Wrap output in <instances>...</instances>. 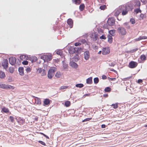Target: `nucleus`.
<instances>
[{
  "instance_id": "23",
  "label": "nucleus",
  "mask_w": 147,
  "mask_h": 147,
  "mask_svg": "<svg viewBox=\"0 0 147 147\" xmlns=\"http://www.w3.org/2000/svg\"><path fill=\"white\" fill-rule=\"evenodd\" d=\"M18 122L23 123L24 122V120L20 117L18 119Z\"/></svg>"
},
{
  "instance_id": "44",
  "label": "nucleus",
  "mask_w": 147,
  "mask_h": 147,
  "mask_svg": "<svg viewBox=\"0 0 147 147\" xmlns=\"http://www.w3.org/2000/svg\"><path fill=\"white\" fill-rule=\"evenodd\" d=\"M115 62H112L111 63H109V65L110 66L113 67L115 65Z\"/></svg>"
},
{
  "instance_id": "18",
  "label": "nucleus",
  "mask_w": 147,
  "mask_h": 147,
  "mask_svg": "<svg viewBox=\"0 0 147 147\" xmlns=\"http://www.w3.org/2000/svg\"><path fill=\"white\" fill-rule=\"evenodd\" d=\"M140 2L138 0H136L134 1V6L136 7H140Z\"/></svg>"
},
{
  "instance_id": "41",
  "label": "nucleus",
  "mask_w": 147,
  "mask_h": 147,
  "mask_svg": "<svg viewBox=\"0 0 147 147\" xmlns=\"http://www.w3.org/2000/svg\"><path fill=\"white\" fill-rule=\"evenodd\" d=\"M130 22L131 24H134L135 23V20L134 18H131L130 19Z\"/></svg>"
},
{
  "instance_id": "50",
  "label": "nucleus",
  "mask_w": 147,
  "mask_h": 147,
  "mask_svg": "<svg viewBox=\"0 0 147 147\" xmlns=\"http://www.w3.org/2000/svg\"><path fill=\"white\" fill-rule=\"evenodd\" d=\"M100 38L101 39L105 40L106 39V37L104 35H102L100 37Z\"/></svg>"
},
{
  "instance_id": "46",
  "label": "nucleus",
  "mask_w": 147,
  "mask_h": 147,
  "mask_svg": "<svg viewBox=\"0 0 147 147\" xmlns=\"http://www.w3.org/2000/svg\"><path fill=\"white\" fill-rule=\"evenodd\" d=\"M38 142L39 143H40V144H42V145H43L44 146H46V144L44 142H43V141H38Z\"/></svg>"
},
{
  "instance_id": "13",
  "label": "nucleus",
  "mask_w": 147,
  "mask_h": 147,
  "mask_svg": "<svg viewBox=\"0 0 147 147\" xmlns=\"http://www.w3.org/2000/svg\"><path fill=\"white\" fill-rule=\"evenodd\" d=\"M51 101V100L48 99H45L43 101L44 104L43 105L45 106L49 105Z\"/></svg>"
},
{
  "instance_id": "57",
  "label": "nucleus",
  "mask_w": 147,
  "mask_h": 147,
  "mask_svg": "<svg viewBox=\"0 0 147 147\" xmlns=\"http://www.w3.org/2000/svg\"><path fill=\"white\" fill-rule=\"evenodd\" d=\"M68 87L67 86H62L60 87V89H64L67 88Z\"/></svg>"
},
{
  "instance_id": "61",
  "label": "nucleus",
  "mask_w": 147,
  "mask_h": 147,
  "mask_svg": "<svg viewBox=\"0 0 147 147\" xmlns=\"http://www.w3.org/2000/svg\"><path fill=\"white\" fill-rule=\"evenodd\" d=\"M110 70L111 71H114V72H115V73L116 74H117V71L115 70L114 69H110Z\"/></svg>"
},
{
  "instance_id": "28",
  "label": "nucleus",
  "mask_w": 147,
  "mask_h": 147,
  "mask_svg": "<svg viewBox=\"0 0 147 147\" xmlns=\"http://www.w3.org/2000/svg\"><path fill=\"white\" fill-rule=\"evenodd\" d=\"M28 58V57L24 55H21L20 56V59L22 60H23V59H27Z\"/></svg>"
},
{
  "instance_id": "14",
  "label": "nucleus",
  "mask_w": 147,
  "mask_h": 147,
  "mask_svg": "<svg viewBox=\"0 0 147 147\" xmlns=\"http://www.w3.org/2000/svg\"><path fill=\"white\" fill-rule=\"evenodd\" d=\"M35 103L38 105H40L41 104V102L40 99L36 97H35Z\"/></svg>"
},
{
  "instance_id": "6",
  "label": "nucleus",
  "mask_w": 147,
  "mask_h": 147,
  "mask_svg": "<svg viewBox=\"0 0 147 147\" xmlns=\"http://www.w3.org/2000/svg\"><path fill=\"white\" fill-rule=\"evenodd\" d=\"M115 19L113 17L108 18L107 22V24L109 26H112L115 24Z\"/></svg>"
},
{
  "instance_id": "10",
  "label": "nucleus",
  "mask_w": 147,
  "mask_h": 147,
  "mask_svg": "<svg viewBox=\"0 0 147 147\" xmlns=\"http://www.w3.org/2000/svg\"><path fill=\"white\" fill-rule=\"evenodd\" d=\"M8 61L7 59L4 60L3 62L2 63V66L3 68L6 69L8 68Z\"/></svg>"
},
{
  "instance_id": "21",
  "label": "nucleus",
  "mask_w": 147,
  "mask_h": 147,
  "mask_svg": "<svg viewBox=\"0 0 147 147\" xmlns=\"http://www.w3.org/2000/svg\"><path fill=\"white\" fill-rule=\"evenodd\" d=\"M141 10L140 9V7H138V8L135 9L134 10V12H135L136 14H138L139 12L141 13Z\"/></svg>"
},
{
  "instance_id": "35",
  "label": "nucleus",
  "mask_w": 147,
  "mask_h": 147,
  "mask_svg": "<svg viewBox=\"0 0 147 147\" xmlns=\"http://www.w3.org/2000/svg\"><path fill=\"white\" fill-rule=\"evenodd\" d=\"M9 121H11V123H13L14 121V118L12 116H10L9 117Z\"/></svg>"
},
{
  "instance_id": "15",
  "label": "nucleus",
  "mask_w": 147,
  "mask_h": 147,
  "mask_svg": "<svg viewBox=\"0 0 147 147\" xmlns=\"http://www.w3.org/2000/svg\"><path fill=\"white\" fill-rule=\"evenodd\" d=\"M67 24L69 26L70 28H71L73 27V21L71 19H69L67 20Z\"/></svg>"
},
{
  "instance_id": "38",
  "label": "nucleus",
  "mask_w": 147,
  "mask_h": 147,
  "mask_svg": "<svg viewBox=\"0 0 147 147\" xmlns=\"http://www.w3.org/2000/svg\"><path fill=\"white\" fill-rule=\"evenodd\" d=\"M56 53L57 54L61 55L62 54V50H59L57 51Z\"/></svg>"
},
{
  "instance_id": "5",
  "label": "nucleus",
  "mask_w": 147,
  "mask_h": 147,
  "mask_svg": "<svg viewBox=\"0 0 147 147\" xmlns=\"http://www.w3.org/2000/svg\"><path fill=\"white\" fill-rule=\"evenodd\" d=\"M0 88L6 90L9 89H13L14 88V87L10 85H8L1 84H0Z\"/></svg>"
},
{
  "instance_id": "51",
  "label": "nucleus",
  "mask_w": 147,
  "mask_h": 147,
  "mask_svg": "<svg viewBox=\"0 0 147 147\" xmlns=\"http://www.w3.org/2000/svg\"><path fill=\"white\" fill-rule=\"evenodd\" d=\"M108 80H111V81H115V80H116V79L115 78H109V77H108Z\"/></svg>"
},
{
  "instance_id": "4",
  "label": "nucleus",
  "mask_w": 147,
  "mask_h": 147,
  "mask_svg": "<svg viewBox=\"0 0 147 147\" xmlns=\"http://www.w3.org/2000/svg\"><path fill=\"white\" fill-rule=\"evenodd\" d=\"M117 31L119 35L122 36L125 35L126 33L125 29L122 27H120L118 28Z\"/></svg>"
},
{
  "instance_id": "60",
  "label": "nucleus",
  "mask_w": 147,
  "mask_h": 147,
  "mask_svg": "<svg viewBox=\"0 0 147 147\" xmlns=\"http://www.w3.org/2000/svg\"><path fill=\"white\" fill-rule=\"evenodd\" d=\"M143 81L142 79H139L138 80V82L139 84H140Z\"/></svg>"
},
{
  "instance_id": "19",
  "label": "nucleus",
  "mask_w": 147,
  "mask_h": 147,
  "mask_svg": "<svg viewBox=\"0 0 147 147\" xmlns=\"http://www.w3.org/2000/svg\"><path fill=\"white\" fill-rule=\"evenodd\" d=\"M86 82L88 84H91L92 82V77H90L86 79Z\"/></svg>"
},
{
  "instance_id": "31",
  "label": "nucleus",
  "mask_w": 147,
  "mask_h": 147,
  "mask_svg": "<svg viewBox=\"0 0 147 147\" xmlns=\"http://www.w3.org/2000/svg\"><path fill=\"white\" fill-rule=\"evenodd\" d=\"M84 85L82 84H76V86L77 88H82L84 86Z\"/></svg>"
},
{
  "instance_id": "9",
  "label": "nucleus",
  "mask_w": 147,
  "mask_h": 147,
  "mask_svg": "<svg viewBox=\"0 0 147 147\" xmlns=\"http://www.w3.org/2000/svg\"><path fill=\"white\" fill-rule=\"evenodd\" d=\"M16 58L14 57H12L9 59L10 63L12 65H14L16 62Z\"/></svg>"
},
{
  "instance_id": "56",
  "label": "nucleus",
  "mask_w": 147,
  "mask_h": 147,
  "mask_svg": "<svg viewBox=\"0 0 147 147\" xmlns=\"http://www.w3.org/2000/svg\"><path fill=\"white\" fill-rule=\"evenodd\" d=\"M140 17L143 19L144 17V15L143 14L141 13L140 15Z\"/></svg>"
},
{
  "instance_id": "58",
  "label": "nucleus",
  "mask_w": 147,
  "mask_h": 147,
  "mask_svg": "<svg viewBox=\"0 0 147 147\" xmlns=\"http://www.w3.org/2000/svg\"><path fill=\"white\" fill-rule=\"evenodd\" d=\"M144 4L147 3V0H140Z\"/></svg>"
},
{
  "instance_id": "63",
  "label": "nucleus",
  "mask_w": 147,
  "mask_h": 147,
  "mask_svg": "<svg viewBox=\"0 0 147 147\" xmlns=\"http://www.w3.org/2000/svg\"><path fill=\"white\" fill-rule=\"evenodd\" d=\"M94 40L95 41H96L97 40L98 37L95 34L94 35Z\"/></svg>"
},
{
  "instance_id": "37",
  "label": "nucleus",
  "mask_w": 147,
  "mask_h": 147,
  "mask_svg": "<svg viewBox=\"0 0 147 147\" xmlns=\"http://www.w3.org/2000/svg\"><path fill=\"white\" fill-rule=\"evenodd\" d=\"M73 60L76 61H77L79 60V56H78V55H76L75 57H74L73 58Z\"/></svg>"
},
{
  "instance_id": "54",
  "label": "nucleus",
  "mask_w": 147,
  "mask_h": 147,
  "mask_svg": "<svg viewBox=\"0 0 147 147\" xmlns=\"http://www.w3.org/2000/svg\"><path fill=\"white\" fill-rule=\"evenodd\" d=\"M47 57H48V56L46 55H44L43 56H41V58L44 59V58H45L46 59L47 58Z\"/></svg>"
},
{
  "instance_id": "11",
  "label": "nucleus",
  "mask_w": 147,
  "mask_h": 147,
  "mask_svg": "<svg viewBox=\"0 0 147 147\" xmlns=\"http://www.w3.org/2000/svg\"><path fill=\"white\" fill-rule=\"evenodd\" d=\"M102 54L104 55H106L109 54L110 53V50L108 48H103L102 52Z\"/></svg>"
},
{
  "instance_id": "45",
  "label": "nucleus",
  "mask_w": 147,
  "mask_h": 147,
  "mask_svg": "<svg viewBox=\"0 0 147 147\" xmlns=\"http://www.w3.org/2000/svg\"><path fill=\"white\" fill-rule=\"evenodd\" d=\"M43 69L41 68H39L37 70V71L39 73H41L42 72Z\"/></svg>"
},
{
  "instance_id": "26",
  "label": "nucleus",
  "mask_w": 147,
  "mask_h": 147,
  "mask_svg": "<svg viewBox=\"0 0 147 147\" xmlns=\"http://www.w3.org/2000/svg\"><path fill=\"white\" fill-rule=\"evenodd\" d=\"M85 8V5L84 4H81L79 6V9L80 10L82 11L84 10Z\"/></svg>"
},
{
  "instance_id": "34",
  "label": "nucleus",
  "mask_w": 147,
  "mask_h": 147,
  "mask_svg": "<svg viewBox=\"0 0 147 147\" xmlns=\"http://www.w3.org/2000/svg\"><path fill=\"white\" fill-rule=\"evenodd\" d=\"M111 88L109 87H108L106 88L105 89V92H110L111 91Z\"/></svg>"
},
{
  "instance_id": "48",
  "label": "nucleus",
  "mask_w": 147,
  "mask_h": 147,
  "mask_svg": "<svg viewBox=\"0 0 147 147\" xmlns=\"http://www.w3.org/2000/svg\"><path fill=\"white\" fill-rule=\"evenodd\" d=\"M27 73L30 72L31 71V69L30 67H27L26 69Z\"/></svg>"
},
{
  "instance_id": "64",
  "label": "nucleus",
  "mask_w": 147,
  "mask_h": 147,
  "mask_svg": "<svg viewBox=\"0 0 147 147\" xmlns=\"http://www.w3.org/2000/svg\"><path fill=\"white\" fill-rule=\"evenodd\" d=\"M37 59V57H33V59L32 60V61H36Z\"/></svg>"
},
{
  "instance_id": "20",
  "label": "nucleus",
  "mask_w": 147,
  "mask_h": 147,
  "mask_svg": "<svg viewBox=\"0 0 147 147\" xmlns=\"http://www.w3.org/2000/svg\"><path fill=\"white\" fill-rule=\"evenodd\" d=\"M108 42L110 43H112L113 41V38L112 36H110V35L108 36Z\"/></svg>"
},
{
  "instance_id": "22",
  "label": "nucleus",
  "mask_w": 147,
  "mask_h": 147,
  "mask_svg": "<svg viewBox=\"0 0 147 147\" xmlns=\"http://www.w3.org/2000/svg\"><path fill=\"white\" fill-rule=\"evenodd\" d=\"M63 63V67L64 69H66L68 68V64L66 63L65 62L62 61Z\"/></svg>"
},
{
  "instance_id": "24",
  "label": "nucleus",
  "mask_w": 147,
  "mask_h": 147,
  "mask_svg": "<svg viewBox=\"0 0 147 147\" xmlns=\"http://www.w3.org/2000/svg\"><path fill=\"white\" fill-rule=\"evenodd\" d=\"M2 111L5 113H7L9 112V110L8 108L4 107L2 109Z\"/></svg>"
},
{
  "instance_id": "16",
  "label": "nucleus",
  "mask_w": 147,
  "mask_h": 147,
  "mask_svg": "<svg viewBox=\"0 0 147 147\" xmlns=\"http://www.w3.org/2000/svg\"><path fill=\"white\" fill-rule=\"evenodd\" d=\"M18 71L19 74L21 76H23L24 74V68L22 67H20L18 69Z\"/></svg>"
},
{
  "instance_id": "7",
  "label": "nucleus",
  "mask_w": 147,
  "mask_h": 147,
  "mask_svg": "<svg viewBox=\"0 0 147 147\" xmlns=\"http://www.w3.org/2000/svg\"><path fill=\"white\" fill-rule=\"evenodd\" d=\"M138 65L136 62L134 61H131L128 65L129 67L131 68H134L136 67Z\"/></svg>"
},
{
  "instance_id": "43",
  "label": "nucleus",
  "mask_w": 147,
  "mask_h": 147,
  "mask_svg": "<svg viewBox=\"0 0 147 147\" xmlns=\"http://www.w3.org/2000/svg\"><path fill=\"white\" fill-rule=\"evenodd\" d=\"M42 76H44L46 75V71L44 69H43L42 72L41 73Z\"/></svg>"
},
{
  "instance_id": "8",
  "label": "nucleus",
  "mask_w": 147,
  "mask_h": 147,
  "mask_svg": "<svg viewBox=\"0 0 147 147\" xmlns=\"http://www.w3.org/2000/svg\"><path fill=\"white\" fill-rule=\"evenodd\" d=\"M123 7V6H120L119 7L118 9L116 10L114 15L116 17H117L119 14L121 13V9H122V8Z\"/></svg>"
},
{
  "instance_id": "30",
  "label": "nucleus",
  "mask_w": 147,
  "mask_h": 147,
  "mask_svg": "<svg viewBox=\"0 0 147 147\" xmlns=\"http://www.w3.org/2000/svg\"><path fill=\"white\" fill-rule=\"evenodd\" d=\"M72 1L76 4H79L81 3L80 0H72Z\"/></svg>"
},
{
  "instance_id": "2",
  "label": "nucleus",
  "mask_w": 147,
  "mask_h": 147,
  "mask_svg": "<svg viewBox=\"0 0 147 147\" xmlns=\"http://www.w3.org/2000/svg\"><path fill=\"white\" fill-rule=\"evenodd\" d=\"M123 6L122 9H121V12H122V15L123 16L127 14L129 10V8L131 10H132V8L130 5H127L124 6V5L122 6Z\"/></svg>"
},
{
  "instance_id": "29",
  "label": "nucleus",
  "mask_w": 147,
  "mask_h": 147,
  "mask_svg": "<svg viewBox=\"0 0 147 147\" xmlns=\"http://www.w3.org/2000/svg\"><path fill=\"white\" fill-rule=\"evenodd\" d=\"M70 102L69 101H67L65 102V107H67L70 106Z\"/></svg>"
},
{
  "instance_id": "52",
  "label": "nucleus",
  "mask_w": 147,
  "mask_h": 147,
  "mask_svg": "<svg viewBox=\"0 0 147 147\" xmlns=\"http://www.w3.org/2000/svg\"><path fill=\"white\" fill-rule=\"evenodd\" d=\"M40 134L43 135L44 137H45L49 139V137L46 135L45 134H44V133H40Z\"/></svg>"
},
{
  "instance_id": "39",
  "label": "nucleus",
  "mask_w": 147,
  "mask_h": 147,
  "mask_svg": "<svg viewBox=\"0 0 147 147\" xmlns=\"http://www.w3.org/2000/svg\"><path fill=\"white\" fill-rule=\"evenodd\" d=\"M106 8V6L105 5H101L100 7V8L101 10H104Z\"/></svg>"
},
{
  "instance_id": "33",
  "label": "nucleus",
  "mask_w": 147,
  "mask_h": 147,
  "mask_svg": "<svg viewBox=\"0 0 147 147\" xmlns=\"http://www.w3.org/2000/svg\"><path fill=\"white\" fill-rule=\"evenodd\" d=\"M115 30H110V31H109V34L111 35V36H113L114 34L115 33Z\"/></svg>"
},
{
  "instance_id": "27",
  "label": "nucleus",
  "mask_w": 147,
  "mask_h": 147,
  "mask_svg": "<svg viewBox=\"0 0 147 147\" xmlns=\"http://www.w3.org/2000/svg\"><path fill=\"white\" fill-rule=\"evenodd\" d=\"M61 73L59 71L57 72L55 74V77L57 78H60V77L61 76Z\"/></svg>"
},
{
  "instance_id": "53",
  "label": "nucleus",
  "mask_w": 147,
  "mask_h": 147,
  "mask_svg": "<svg viewBox=\"0 0 147 147\" xmlns=\"http://www.w3.org/2000/svg\"><path fill=\"white\" fill-rule=\"evenodd\" d=\"M81 45V44L80 43L78 42H77L75 43L74 45L75 46H80Z\"/></svg>"
},
{
  "instance_id": "36",
  "label": "nucleus",
  "mask_w": 147,
  "mask_h": 147,
  "mask_svg": "<svg viewBox=\"0 0 147 147\" xmlns=\"http://www.w3.org/2000/svg\"><path fill=\"white\" fill-rule=\"evenodd\" d=\"M146 57L144 55H142L140 56V59L142 61H144L146 60Z\"/></svg>"
},
{
  "instance_id": "1",
  "label": "nucleus",
  "mask_w": 147,
  "mask_h": 147,
  "mask_svg": "<svg viewBox=\"0 0 147 147\" xmlns=\"http://www.w3.org/2000/svg\"><path fill=\"white\" fill-rule=\"evenodd\" d=\"M82 49L81 48L78 47H75L74 48L71 47L68 49V51L70 54H73L75 53L76 55H77L78 54H80L81 52Z\"/></svg>"
},
{
  "instance_id": "32",
  "label": "nucleus",
  "mask_w": 147,
  "mask_h": 147,
  "mask_svg": "<svg viewBox=\"0 0 147 147\" xmlns=\"http://www.w3.org/2000/svg\"><path fill=\"white\" fill-rule=\"evenodd\" d=\"M99 79L97 77L95 78L94 79V83L95 84H97L99 82Z\"/></svg>"
},
{
  "instance_id": "59",
  "label": "nucleus",
  "mask_w": 147,
  "mask_h": 147,
  "mask_svg": "<svg viewBox=\"0 0 147 147\" xmlns=\"http://www.w3.org/2000/svg\"><path fill=\"white\" fill-rule=\"evenodd\" d=\"M107 77V76L105 75H103L102 76V79L103 80H105L106 79Z\"/></svg>"
},
{
  "instance_id": "25",
  "label": "nucleus",
  "mask_w": 147,
  "mask_h": 147,
  "mask_svg": "<svg viewBox=\"0 0 147 147\" xmlns=\"http://www.w3.org/2000/svg\"><path fill=\"white\" fill-rule=\"evenodd\" d=\"M5 77V74L4 72L0 71V78H3Z\"/></svg>"
},
{
  "instance_id": "42",
  "label": "nucleus",
  "mask_w": 147,
  "mask_h": 147,
  "mask_svg": "<svg viewBox=\"0 0 147 147\" xmlns=\"http://www.w3.org/2000/svg\"><path fill=\"white\" fill-rule=\"evenodd\" d=\"M111 106H113V107L115 109H116L118 107V104L117 103L112 104Z\"/></svg>"
},
{
  "instance_id": "49",
  "label": "nucleus",
  "mask_w": 147,
  "mask_h": 147,
  "mask_svg": "<svg viewBox=\"0 0 147 147\" xmlns=\"http://www.w3.org/2000/svg\"><path fill=\"white\" fill-rule=\"evenodd\" d=\"M91 119V118H86L82 121L83 122H84L86 121H88Z\"/></svg>"
},
{
  "instance_id": "55",
  "label": "nucleus",
  "mask_w": 147,
  "mask_h": 147,
  "mask_svg": "<svg viewBox=\"0 0 147 147\" xmlns=\"http://www.w3.org/2000/svg\"><path fill=\"white\" fill-rule=\"evenodd\" d=\"M142 40L141 36H140L138 38H136L135 40L136 41H138Z\"/></svg>"
},
{
  "instance_id": "40",
  "label": "nucleus",
  "mask_w": 147,
  "mask_h": 147,
  "mask_svg": "<svg viewBox=\"0 0 147 147\" xmlns=\"http://www.w3.org/2000/svg\"><path fill=\"white\" fill-rule=\"evenodd\" d=\"M9 72L11 73H13L14 71V69L13 67H10L9 68Z\"/></svg>"
},
{
  "instance_id": "47",
  "label": "nucleus",
  "mask_w": 147,
  "mask_h": 147,
  "mask_svg": "<svg viewBox=\"0 0 147 147\" xmlns=\"http://www.w3.org/2000/svg\"><path fill=\"white\" fill-rule=\"evenodd\" d=\"M28 61H24L22 62V64L25 65H28Z\"/></svg>"
},
{
  "instance_id": "17",
  "label": "nucleus",
  "mask_w": 147,
  "mask_h": 147,
  "mask_svg": "<svg viewBox=\"0 0 147 147\" xmlns=\"http://www.w3.org/2000/svg\"><path fill=\"white\" fill-rule=\"evenodd\" d=\"M70 64L71 66L75 68H76L78 67V65L75 62L73 61L70 62Z\"/></svg>"
},
{
  "instance_id": "12",
  "label": "nucleus",
  "mask_w": 147,
  "mask_h": 147,
  "mask_svg": "<svg viewBox=\"0 0 147 147\" xmlns=\"http://www.w3.org/2000/svg\"><path fill=\"white\" fill-rule=\"evenodd\" d=\"M84 59L85 60H88L90 57V54L89 51H85L84 53Z\"/></svg>"
},
{
  "instance_id": "62",
  "label": "nucleus",
  "mask_w": 147,
  "mask_h": 147,
  "mask_svg": "<svg viewBox=\"0 0 147 147\" xmlns=\"http://www.w3.org/2000/svg\"><path fill=\"white\" fill-rule=\"evenodd\" d=\"M141 38L142 40L147 39V36H141Z\"/></svg>"
},
{
  "instance_id": "3",
  "label": "nucleus",
  "mask_w": 147,
  "mask_h": 147,
  "mask_svg": "<svg viewBox=\"0 0 147 147\" xmlns=\"http://www.w3.org/2000/svg\"><path fill=\"white\" fill-rule=\"evenodd\" d=\"M57 68L55 67H51L49 70L47 76L49 78L51 79L53 78L55 74V72Z\"/></svg>"
}]
</instances>
